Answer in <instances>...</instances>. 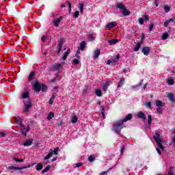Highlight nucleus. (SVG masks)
Returning <instances> with one entry per match:
<instances>
[{"instance_id":"nucleus-13","label":"nucleus","mask_w":175,"mask_h":175,"mask_svg":"<svg viewBox=\"0 0 175 175\" xmlns=\"http://www.w3.org/2000/svg\"><path fill=\"white\" fill-rule=\"evenodd\" d=\"M96 36V33L88 34V39L90 42H92V40H95Z\"/></svg>"},{"instance_id":"nucleus-6","label":"nucleus","mask_w":175,"mask_h":175,"mask_svg":"<svg viewBox=\"0 0 175 175\" xmlns=\"http://www.w3.org/2000/svg\"><path fill=\"white\" fill-rule=\"evenodd\" d=\"M24 111L25 113H28L29 111V109L32 107V101H31L30 99H28L27 101L24 103Z\"/></svg>"},{"instance_id":"nucleus-62","label":"nucleus","mask_w":175,"mask_h":175,"mask_svg":"<svg viewBox=\"0 0 175 175\" xmlns=\"http://www.w3.org/2000/svg\"><path fill=\"white\" fill-rule=\"evenodd\" d=\"M82 163H77L76 164V167H80V166H81Z\"/></svg>"},{"instance_id":"nucleus-7","label":"nucleus","mask_w":175,"mask_h":175,"mask_svg":"<svg viewBox=\"0 0 175 175\" xmlns=\"http://www.w3.org/2000/svg\"><path fill=\"white\" fill-rule=\"evenodd\" d=\"M62 20H64V17H62V16H60L58 18H55L53 21V25L55 27H59V23H61V21H62Z\"/></svg>"},{"instance_id":"nucleus-38","label":"nucleus","mask_w":175,"mask_h":175,"mask_svg":"<svg viewBox=\"0 0 175 175\" xmlns=\"http://www.w3.org/2000/svg\"><path fill=\"white\" fill-rule=\"evenodd\" d=\"M143 85V80L141 81V82L138 85H135L132 86L133 90H135V88H137V87H140V85Z\"/></svg>"},{"instance_id":"nucleus-44","label":"nucleus","mask_w":175,"mask_h":175,"mask_svg":"<svg viewBox=\"0 0 175 175\" xmlns=\"http://www.w3.org/2000/svg\"><path fill=\"white\" fill-rule=\"evenodd\" d=\"M79 11H76L74 14H73V17H75V18H79Z\"/></svg>"},{"instance_id":"nucleus-57","label":"nucleus","mask_w":175,"mask_h":175,"mask_svg":"<svg viewBox=\"0 0 175 175\" xmlns=\"http://www.w3.org/2000/svg\"><path fill=\"white\" fill-rule=\"evenodd\" d=\"M143 42H144V34H142V37H141V44L142 43H143Z\"/></svg>"},{"instance_id":"nucleus-46","label":"nucleus","mask_w":175,"mask_h":175,"mask_svg":"<svg viewBox=\"0 0 175 175\" xmlns=\"http://www.w3.org/2000/svg\"><path fill=\"white\" fill-rule=\"evenodd\" d=\"M101 109H102L101 114H102L103 118H105V107L102 106Z\"/></svg>"},{"instance_id":"nucleus-18","label":"nucleus","mask_w":175,"mask_h":175,"mask_svg":"<svg viewBox=\"0 0 175 175\" xmlns=\"http://www.w3.org/2000/svg\"><path fill=\"white\" fill-rule=\"evenodd\" d=\"M69 54H70V49H68V51L64 53L62 59H64V61H65V59H66V58H68V55H69Z\"/></svg>"},{"instance_id":"nucleus-50","label":"nucleus","mask_w":175,"mask_h":175,"mask_svg":"<svg viewBox=\"0 0 175 175\" xmlns=\"http://www.w3.org/2000/svg\"><path fill=\"white\" fill-rule=\"evenodd\" d=\"M143 19L144 21H148V20H150V16H148V15H145Z\"/></svg>"},{"instance_id":"nucleus-15","label":"nucleus","mask_w":175,"mask_h":175,"mask_svg":"<svg viewBox=\"0 0 175 175\" xmlns=\"http://www.w3.org/2000/svg\"><path fill=\"white\" fill-rule=\"evenodd\" d=\"M99 55H100V51H99V50L94 51V55H93L94 59H96V58H98V57H99Z\"/></svg>"},{"instance_id":"nucleus-26","label":"nucleus","mask_w":175,"mask_h":175,"mask_svg":"<svg viewBox=\"0 0 175 175\" xmlns=\"http://www.w3.org/2000/svg\"><path fill=\"white\" fill-rule=\"evenodd\" d=\"M85 41H83L81 43L80 47L79 48L81 51H83L84 49H85Z\"/></svg>"},{"instance_id":"nucleus-10","label":"nucleus","mask_w":175,"mask_h":175,"mask_svg":"<svg viewBox=\"0 0 175 175\" xmlns=\"http://www.w3.org/2000/svg\"><path fill=\"white\" fill-rule=\"evenodd\" d=\"M33 88L35 91L39 92V91H40L41 90L40 83H39V82L38 81L35 82V83L33 84Z\"/></svg>"},{"instance_id":"nucleus-30","label":"nucleus","mask_w":175,"mask_h":175,"mask_svg":"<svg viewBox=\"0 0 175 175\" xmlns=\"http://www.w3.org/2000/svg\"><path fill=\"white\" fill-rule=\"evenodd\" d=\"M33 77H35V72H32L30 73L28 80L29 81H31V80H33Z\"/></svg>"},{"instance_id":"nucleus-41","label":"nucleus","mask_w":175,"mask_h":175,"mask_svg":"<svg viewBox=\"0 0 175 175\" xmlns=\"http://www.w3.org/2000/svg\"><path fill=\"white\" fill-rule=\"evenodd\" d=\"M62 44H64V42H62V40H60L57 44L58 49H62Z\"/></svg>"},{"instance_id":"nucleus-29","label":"nucleus","mask_w":175,"mask_h":175,"mask_svg":"<svg viewBox=\"0 0 175 175\" xmlns=\"http://www.w3.org/2000/svg\"><path fill=\"white\" fill-rule=\"evenodd\" d=\"M163 105H165V103H163L161 100L156 101V106H157V107H162V106H163Z\"/></svg>"},{"instance_id":"nucleus-40","label":"nucleus","mask_w":175,"mask_h":175,"mask_svg":"<svg viewBox=\"0 0 175 175\" xmlns=\"http://www.w3.org/2000/svg\"><path fill=\"white\" fill-rule=\"evenodd\" d=\"M50 167H51V166L50 165L46 166V167L42 170V173H47V172L50 170Z\"/></svg>"},{"instance_id":"nucleus-17","label":"nucleus","mask_w":175,"mask_h":175,"mask_svg":"<svg viewBox=\"0 0 175 175\" xmlns=\"http://www.w3.org/2000/svg\"><path fill=\"white\" fill-rule=\"evenodd\" d=\"M129 120H132V114L131 113H129L124 119L121 120L123 121V122H126V121H129Z\"/></svg>"},{"instance_id":"nucleus-42","label":"nucleus","mask_w":175,"mask_h":175,"mask_svg":"<svg viewBox=\"0 0 175 175\" xmlns=\"http://www.w3.org/2000/svg\"><path fill=\"white\" fill-rule=\"evenodd\" d=\"M144 106L148 107V109H151V103L150 102H146L144 103Z\"/></svg>"},{"instance_id":"nucleus-35","label":"nucleus","mask_w":175,"mask_h":175,"mask_svg":"<svg viewBox=\"0 0 175 175\" xmlns=\"http://www.w3.org/2000/svg\"><path fill=\"white\" fill-rule=\"evenodd\" d=\"M164 10L165 13H169V12H170V7L167 5H164Z\"/></svg>"},{"instance_id":"nucleus-1","label":"nucleus","mask_w":175,"mask_h":175,"mask_svg":"<svg viewBox=\"0 0 175 175\" xmlns=\"http://www.w3.org/2000/svg\"><path fill=\"white\" fill-rule=\"evenodd\" d=\"M122 128H124V121L117 120L113 124L112 131H114L116 133H120Z\"/></svg>"},{"instance_id":"nucleus-4","label":"nucleus","mask_w":175,"mask_h":175,"mask_svg":"<svg viewBox=\"0 0 175 175\" xmlns=\"http://www.w3.org/2000/svg\"><path fill=\"white\" fill-rule=\"evenodd\" d=\"M116 8H118V9H120L124 16H129V14H131V12L126 10V8L124 6V4L122 3L116 4Z\"/></svg>"},{"instance_id":"nucleus-5","label":"nucleus","mask_w":175,"mask_h":175,"mask_svg":"<svg viewBox=\"0 0 175 175\" xmlns=\"http://www.w3.org/2000/svg\"><path fill=\"white\" fill-rule=\"evenodd\" d=\"M58 151H59V147H56L53 150V149H50L49 154L44 158V159H50L51 157H53V154H54V155H58Z\"/></svg>"},{"instance_id":"nucleus-20","label":"nucleus","mask_w":175,"mask_h":175,"mask_svg":"<svg viewBox=\"0 0 175 175\" xmlns=\"http://www.w3.org/2000/svg\"><path fill=\"white\" fill-rule=\"evenodd\" d=\"M29 92H23L21 94V98L23 99H27V98H29Z\"/></svg>"},{"instance_id":"nucleus-39","label":"nucleus","mask_w":175,"mask_h":175,"mask_svg":"<svg viewBox=\"0 0 175 175\" xmlns=\"http://www.w3.org/2000/svg\"><path fill=\"white\" fill-rule=\"evenodd\" d=\"M54 117V113L50 112L48 115L47 120H51Z\"/></svg>"},{"instance_id":"nucleus-45","label":"nucleus","mask_w":175,"mask_h":175,"mask_svg":"<svg viewBox=\"0 0 175 175\" xmlns=\"http://www.w3.org/2000/svg\"><path fill=\"white\" fill-rule=\"evenodd\" d=\"M95 160V157H94L93 156H90L89 157H88V161H89V162H92L93 161H94Z\"/></svg>"},{"instance_id":"nucleus-47","label":"nucleus","mask_w":175,"mask_h":175,"mask_svg":"<svg viewBox=\"0 0 175 175\" xmlns=\"http://www.w3.org/2000/svg\"><path fill=\"white\" fill-rule=\"evenodd\" d=\"M157 111L158 114H161V113H162V111H163V110L161 108V107H159V108L157 109Z\"/></svg>"},{"instance_id":"nucleus-59","label":"nucleus","mask_w":175,"mask_h":175,"mask_svg":"<svg viewBox=\"0 0 175 175\" xmlns=\"http://www.w3.org/2000/svg\"><path fill=\"white\" fill-rule=\"evenodd\" d=\"M156 150H157V151L159 155H161V154H162V152H161V149L157 148Z\"/></svg>"},{"instance_id":"nucleus-16","label":"nucleus","mask_w":175,"mask_h":175,"mask_svg":"<svg viewBox=\"0 0 175 175\" xmlns=\"http://www.w3.org/2000/svg\"><path fill=\"white\" fill-rule=\"evenodd\" d=\"M33 142V139H28L24 142L23 146H31Z\"/></svg>"},{"instance_id":"nucleus-60","label":"nucleus","mask_w":175,"mask_h":175,"mask_svg":"<svg viewBox=\"0 0 175 175\" xmlns=\"http://www.w3.org/2000/svg\"><path fill=\"white\" fill-rule=\"evenodd\" d=\"M5 135L6 134L5 133V132L0 133V135H1V137H5Z\"/></svg>"},{"instance_id":"nucleus-34","label":"nucleus","mask_w":175,"mask_h":175,"mask_svg":"<svg viewBox=\"0 0 175 175\" xmlns=\"http://www.w3.org/2000/svg\"><path fill=\"white\" fill-rule=\"evenodd\" d=\"M109 85H110V84L109 83V81H107L103 85V91H106L109 88Z\"/></svg>"},{"instance_id":"nucleus-32","label":"nucleus","mask_w":175,"mask_h":175,"mask_svg":"<svg viewBox=\"0 0 175 175\" xmlns=\"http://www.w3.org/2000/svg\"><path fill=\"white\" fill-rule=\"evenodd\" d=\"M161 38H162L163 40H166V39H167V38H169V33H163V36Z\"/></svg>"},{"instance_id":"nucleus-25","label":"nucleus","mask_w":175,"mask_h":175,"mask_svg":"<svg viewBox=\"0 0 175 175\" xmlns=\"http://www.w3.org/2000/svg\"><path fill=\"white\" fill-rule=\"evenodd\" d=\"M56 96H57V94H55L52 95L51 98L49 100L50 105H53V103H54V99H55Z\"/></svg>"},{"instance_id":"nucleus-52","label":"nucleus","mask_w":175,"mask_h":175,"mask_svg":"<svg viewBox=\"0 0 175 175\" xmlns=\"http://www.w3.org/2000/svg\"><path fill=\"white\" fill-rule=\"evenodd\" d=\"M139 24H141V25L144 24V19L143 18H140L139 19Z\"/></svg>"},{"instance_id":"nucleus-54","label":"nucleus","mask_w":175,"mask_h":175,"mask_svg":"<svg viewBox=\"0 0 175 175\" xmlns=\"http://www.w3.org/2000/svg\"><path fill=\"white\" fill-rule=\"evenodd\" d=\"M14 161H16V162H24V159H17V158H14Z\"/></svg>"},{"instance_id":"nucleus-48","label":"nucleus","mask_w":175,"mask_h":175,"mask_svg":"<svg viewBox=\"0 0 175 175\" xmlns=\"http://www.w3.org/2000/svg\"><path fill=\"white\" fill-rule=\"evenodd\" d=\"M170 22H169V20H167L164 22V27H168Z\"/></svg>"},{"instance_id":"nucleus-22","label":"nucleus","mask_w":175,"mask_h":175,"mask_svg":"<svg viewBox=\"0 0 175 175\" xmlns=\"http://www.w3.org/2000/svg\"><path fill=\"white\" fill-rule=\"evenodd\" d=\"M124 81H125V79L122 78L120 79V81H119L118 84V88H120L122 87V85H124Z\"/></svg>"},{"instance_id":"nucleus-28","label":"nucleus","mask_w":175,"mask_h":175,"mask_svg":"<svg viewBox=\"0 0 175 175\" xmlns=\"http://www.w3.org/2000/svg\"><path fill=\"white\" fill-rule=\"evenodd\" d=\"M36 169L38 171L42 170V169H43V165H42V163L37 164L36 166Z\"/></svg>"},{"instance_id":"nucleus-14","label":"nucleus","mask_w":175,"mask_h":175,"mask_svg":"<svg viewBox=\"0 0 175 175\" xmlns=\"http://www.w3.org/2000/svg\"><path fill=\"white\" fill-rule=\"evenodd\" d=\"M8 170H23V167L12 165L8 167Z\"/></svg>"},{"instance_id":"nucleus-49","label":"nucleus","mask_w":175,"mask_h":175,"mask_svg":"<svg viewBox=\"0 0 175 175\" xmlns=\"http://www.w3.org/2000/svg\"><path fill=\"white\" fill-rule=\"evenodd\" d=\"M113 62H116L114 59H109L107 62V65H110V64H113Z\"/></svg>"},{"instance_id":"nucleus-37","label":"nucleus","mask_w":175,"mask_h":175,"mask_svg":"<svg viewBox=\"0 0 175 175\" xmlns=\"http://www.w3.org/2000/svg\"><path fill=\"white\" fill-rule=\"evenodd\" d=\"M71 122H72V124H76L77 122V117L73 116L71 118Z\"/></svg>"},{"instance_id":"nucleus-61","label":"nucleus","mask_w":175,"mask_h":175,"mask_svg":"<svg viewBox=\"0 0 175 175\" xmlns=\"http://www.w3.org/2000/svg\"><path fill=\"white\" fill-rule=\"evenodd\" d=\"M154 29V25L153 24H151L149 27V29L150 31H152V29Z\"/></svg>"},{"instance_id":"nucleus-12","label":"nucleus","mask_w":175,"mask_h":175,"mask_svg":"<svg viewBox=\"0 0 175 175\" xmlns=\"http://www.w3.org/2000/svg\"><path fill=\"white\" fill-rule=\"evenodd\" d=\"M150 47L144 46L142 49V52L144 54V55H148V54H150Z\"/></svg>"},{"instance_id":"nucleus-56","label":"nucleus","mask_w":175,"mask_h":175,"mask_svg":"<svg viewBox=\"0 0 175 175\" xmlns=\"http://www.w3.org/2000/svg\"><path fill=\"white\" fill-rule=\"evenodd\" d=\"M172 146H175V135H174L172 137Z\"/></svg>"},{"instance_id":"nucleus-43","label":"nucleus","mask_w":175,"mask_h":175,"mask_svg":"<svg viewBox=\"0 0 175 175\" xmlns=\"http://www.w3.org/2000/svg\"><path fill=\"white\" fill-rule=\"evenodd\" d=\"M46 90H47V86L46 85H42L41 87V90L42 91V92H44Z\"/></svg>"},{"instance_id":"nucleus-8","label":"nucleus","mask_w":175,"mask_h":175,"mask_svg":"<svg viewBox=\"0 0 175 175\" xmlns=\"http://www.w3.org/2000/svg\"><path fill=\"white\" fill-rule=\"evenodd\" d=\"M117 25V23L116 22H111L108 23L106 25V28L107 29H113V28H114V27H116Z\"/></svg>"},{"instance_id":"nucleus-31","label":"nucleus","mask_w":175,"mask_h":175,"mask_svg":"<svg viewBox=\"0 0 175 175\" xmlns=\"http://www.w3.org/2000/svg\"><path fill=\"white\" fill-rule=\"evenodd\" d=\"M152 122V116H151L150 115L148 116V125H151Z\"/></svg>"},{"instance_id":"nucleus-51","label":"nucleus","mask_w":175,"mask_h":175,"mask_svg":"<svg viewBox=\"0 0 175 175\" xmlns=\"http://www.w3.org/2000/svg\"><path fill=\"white\" fill-rule=\"evenodd\" d=\"M68 12L70 13L72 12V3H68Z\"/></svg>"},{"instance_id":"nucleus-23","label":"nucleus","mask_w":175,"mask_h":175,"mask_svg":"<svg viewBox=\"0 0 175 175\" xmlns=\"http://www.w3.org/2000/svg\"><path fill=\"white\" fill-rule=\"evenodd\" d=\"M167 98H168L169 100H170L171 102H174V100H175L174 95H173V94H172V93L168 94Z\"/></svg>"},{"instance_id":"nucleus-21","label":"nucleus","mask_w":175,"mask_h":175,"mask_svg":"<svg viewBox=\"0 0 175 175\" xmlns=\"http://www.w3.org/2000/svg\"><path fill=\"white\" fill-rule=\"evenodd\" d=\"M108 43L110 44V46H113V44L118 43V40L117 39L108 40Z\"/></svg>"},{"instance_id":"nucleus-19","label":"nucleus","mask_w":175,"mask_h":175,"mask_svg":"<svg viewBox=\"0 0 175 175\" xmlns=\"http://www.w3.org/2000/svg\"><path fill=\"white\" fill-rule=\"evenodd\" d=\"M167 83L168 84V85H174V79H173V78L170 77L168 78Z\"/></svg>"},{"instance_id":"nucleus-3","label":"nucleus","mask_w":175,"mask_h":175,"mask_svg":"<svg viewBox=\"0 0 175 175\" xmlns=\"http://www.w3.org/2000/svg\"><path fill=\"white\" fill-rule=\"evenodd\" d=\"M14 121L15 124H17L19 126L20 129L22 131V133L24 134V130L25 129V127H24V124H23V118L17 116L14 117Z\"/></svg>"},{"instance_id":"nucleus-64","label":"nucleus","mask_w":175,"mask_h":175,"mask_svg":"<svg viewBox=\"0 0 175 175\" xmlns=\"http://www.w3.org/2000/svg\"><path fill=\"white\" fill-rule=\"evenodd\" d=\"M170 23H174V19L173 18H171L170 19L168 20Z\"/></svg>"},{"instance_id":"nucleus-27","label":"nucleus","mask_w":175,"mask_h":175,"mask_svg":"<svg viewBox=\"0 0 175 175\" xmlns=\"http://www.w3.org/2000/svg\"><path fill=\"white\" fill-rule=\"evenodd\" d=\"M140 47H142V43L138 42L134 48V51H139V50H140Z\"/></svg>"},{"instance_id":"nucleus-11","label":"nucleus","mask_w":175,"mask_h":175,"mask_svg":"<svg viewBox=\"0 0 175 175\" xmlns=\"http://www.w3.org/2000/svg\"><path fill=\"white\" fill-rule=\"evenodd\" d=\"M63 66L62 64H54L52 67V70H59Z\"/></svg>"},{"instance_id":"nucleus-24","label":"nucleus","mask_w":175,"mask_h":175,"mask_svg":"<svg viewBox=\"0 0 175 175\" xmlns=\"http://www.w3.org/2000/svg\"><path fill=\"white\" fill-rule=\"evenodd\" d=\"M79 10H80L81 14H83V13H84V4L83 3L79 4Z\"/></svg>"},{"instance_id":"nucleus-63","label":"nucleus","mask_w":175,"mask_h":175,"mask_svg":"<svg viewBox=\"0 0 175 175\" xmlns=\"http://www.w3.org/2000/svg\"><path fill=\"white\" fill-rule=\"evenodd\" d=\"M125 150V146H121V153L122 154V152H124Z\"/></svg>"},{"instance_id":"nucleus-9","label":"nucleus","mask_w":175,"mask_h":175,"mask_svg":"<svg viewBox=\"0 0 175 175\" xmlns=\"http://www.w3.org/2000/svg\"><path fill=\"white\" fill-rule=\"evenodd\" d=\"M137 116L138 117V118H141V120H143V121H145V120H146V114H144L143 111H139Z\"/></svg>"},{"instance_id":"nucleus-55","label":"nucleus","mask_w":175,"mask_h":175,"mask_svg":"<svg viewBox=\"0 0 175 175\" xmlns=\"http://www.w3.org/2000/svg\"><path fill=\"white\" fill-rule=\"evenodd\" d=\"M72 64H74L75 65H77V64H79V59H75L72 62Z\"/></svg>"},{"instance_id":"nucleus-33","label":"nucleus","mask_w":175,"mask_h":175,"mask_svg":"<svg viewBox=\"0 0 175 175\" xmlns=\"http://www.w3.org/2000/svg\"><path fill=\"white\" fill-rule=\"evenodd\" d=\"M95 92L97 96H102V90L97 89Z\"/></svg>"},{"instance_id":"nucleus-36","label":"nucleus","mask_w":175,"mask_h":175,"mask_svg":"<svg viewBox=\"0 0 175 175\" xmlns=\"http://www.w3.org/2000/svg\"><path fill=\"white\" fill-rule=\"evenodd\" d=\"M47 39H49V36H43L41 38V40H42V43H45L46 40H47Z\"/></svg>"},{"instance_id":"nucleus-58","label":"nucleus","mask_w":175,"mask_h":175,"mask_svg":"<svg viewBox=\"0 0 175 175\" xmlns=\"http://www.w3.org/2000/svg\"><path fill=\"white\" fill-rule=\"evenodd\" d=\"M154 5H155L156 8H158V0H154Z\"/></svg>"},{"instance_id":"nucleus-53","label":"nucleus","mask_w":175,"mask_h":175,"mask_svg":"<svg viewBox=\"0 0 175 175\" xmlns=\"http://www.w3.org/2000/svg\"><path fill=\"white\" fill-rule=\"evenodd\" d=\"M29 129H30V128H29V126H27L26 129H25V132L24 133V134L23 135H25V136H27V132H29Z\"/></svg>"},{"instance_id":"nucleus-2","label":"nucleus","mask_w":175,"mask_h":175,"mask_svg":"<svg viewBox=\"0 0 175 175\" xmlns=\"http://www.w3.org/2000/svg\"><path fill=\"white\" fill-rule=\"evenodd\" d=\"M153 139H154L159 148L161 149V151H165V148L163 147V145H162V142L163 140V138H162V136H161V134H159V132L157 131L155 133V135L153 136Z\"/></svg>"}]
</instances>
